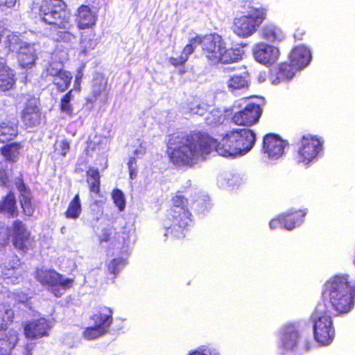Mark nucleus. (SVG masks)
<instances>
[{
  "label": "nucleus",
  "mask_w": 355,
  "mask_h": 355,
  "mask_svg": "<svg viewBox=\"0 0 355 355\" xmlns=\"http://www.w3.org/2000/svg\"><path fill=\"white\" fill-rule=\"evenodd\" d=\"M218 111H212L209 116L207 117L208 123L209 124H218L220 123L224 119L223 115L218 116Z\"/></svg>",
  "instance_id": "48"
},
{
  "label": "nucleus",
  "mask_w": 355,
  "mask_h": 355,
  "mask_svg": "<svg viewBox=\"0 0 355 355\" xmlns=\"http://www.w3.org/2000/svg\"><path fill=\"white\" fill-rule=\"evenodd\" d=\"M62 68L63 64L61 62H53L50 63L46 69V77L49 75L55 78L56 76L64 71Z\"/></svg>",
  "instance_id": "40"
},
{
  "label": "nucleus",
  "mask_w": 355,
  "mask_h": 355,
  "mask_svg": "<svg viewBox=\"0 0 355 355\" xmlns=\"http://www.w3.org/2000/svg\"><path fill=\"white\" fill-rule=\"evenodd\" d=\"M87 182L91 192L98 193L100 192V174L98 170L90 168L87 172Z\"/></svg>",
  "instance_id": "31"
},
{
  "label": "nucleus",
  "mask_w": 355,
  "mask_h": 355,
  "mask_svg": "<svg viewBox=\"0 0 355 355\" xmlns=\"http://www.w3.org/2000/svg\"><path fill=\"white\" fill-rule=\"evenodd\" d=\"M20 149V144L17 143H13L4 146L1 148V153L7 160L10 162H15L19 155Z\"/></svg>",
  "instance_id": "36"
},
{
  "label": "nucleus",
  "mask_w": 355,
  "mask_h": 355,
  "mask_svg": "<svg viewBox=\"0 0 355 355\" xmlns=\"http://www.w3.org/2000/svg\"><path fill=\"white\" fill-rule=\"evenodd\" d=\"M112 198L119 209L123 211L125 206V200L123 192L119 189H114L112 193Z\"/></svg>",
  "instance_id": "39"
},
{
  "label": "nucleus",
  "mask_w": 355,
  "mask_h": 355,
  "mask_svg": "<svg viewBox=\"0 0 355 355\" xmlns=\"http://www.w3.org/2000/svg\"><path fill=\"white\" fill-rule=\"evenodd\" d=\"M187 62L186 55H180L178 58H170L169 62L175 66L178 67L179 65H182Z\"/></svg>",
  "instance_id": "51"
},
{
  "label": "nucleus",
  "mask_w": 355,
  "mask_h": 355,
  "mask_svg": "<svg viewBox=\"0 0 355 355\" xmlns=\"http://www.w3.org/2000/svg\"><path fill=\"white\" fill-rule=\"evenodd\" d=\"M112 311L110 308H101L98 313L94 315L92 320L94 325H96L105 334L108 331L109 327L112 322Z\"/></svg>",
  "instance_id": "24"
},
{
  "label": "nucleus",
  "mask_w": 355,
  "mask_h": 355,
  "mask_svg": "<svg viewBox=\"0 0 355 355\" xmlns=\"http://www.w3.org/2000/svg\"><path fill=\"white\" fill-rule=\"evenodd\" d=\"M101 91H102V89H100L99 90H98V91H97L98 94H99L101 92Z\"/></svg>",
  "instance_id": "61"
},
{
  "label": "nucleus",
  "mask_w": 355,
  "mask_h": 355,
  "mask_svg": "<svg viewBox=\"0 0 355 355\" xmlns=\"http://www.w3.org/2000/svg\"><path fill=\"white\" fill-rule=\"evenodd\" d=\"M287 145V142L279 136L268 134L263 139L262 153L265 157L275 160L284 154Z\"/></svg>",
  "instance_id": "10"
},
{
  "label": "nucleus",
  "mask_w": 355,
  "mask_h": 355,
  "mask_svg": "<svg viewBox=\"0 0 355 355\" xmlns=\"http://www.w3.org/2000/svg\"><path fill=\"white\" fill-rule=\"evenodd\" d=\"M146 153V148L143 146H140L137 149L135 150L134 154L137 156L144 155Z\"/></svg>",
  "instance_id": "55"
},
{
  "label": "nucleus",
  "mask_w": 355,
  "mask_h": 355,
  "mask_svg": "<svg viewBox=\"0 0 355 355\" xmlns=\"http://www.w3.org/2000/svg\"><path fill=\"white\" fill-rule=\"evenodd\" d=\"M73 99V96L72 94V90H70L61 99L60 107L62 112L65 113L66 114L69 116L72 115L73 110L71 101Z\"/></svg>",
  "instance_id": "37"
},
{
  "label": "nucleus",
  "mask_w": 355,
  "mask_h": 355,
  "mask_svg": "<svg viewBox=\"0 0 355 355\" xmlns=\"http://www.w3.org/2000/svg\"><path fill=\"white\" fill-rule=\"evenodd\" d=\"M18 340V333L13 329L0 331V355H10Z\"/></svg>",
  "instance_id": "19"
},
{
  "label": "nucleus",
  "mask_w": 355,
  "mask_h": 355,
  "mask_svg": "<svg viewBox=\"0 0 355 355\" xmlns=\"http://www.w3.org/2000/svg\"><path fill=\"white\" fill-rule=\"evenodd\" d=\"M36 277L41 284L48 286L56 297L61 296L73 284L72 279L65 278L55 270H38Z\"/></svg>",
  "instance_id": "8"
},
{
  "label": "nucleus",
  "mask_w": 355,
  "mask_h": 355,
  "mask_svg": "<svg viewBox=\"0 0 355 355\" xmlns=\"http://www.w3.org/2000/svg\"><path fill=\"white\" fill-rule=\"evenodd\" d=\"M95 143L97 146L94 147V150H107L108 149V141L106 137H95Z\"/></svg>",
  "instance_id": "46"
},
{
  "label": "nucleus",
  "mask_w": 355,
  "mask_h": 355,
  "mask_svg": "<svg viewBox=\"0 0 355 355\" xmlns=\"http://www.w3.org/2000/svg\"><path fill=\"white\" fill-rule=\"evenodd\" d=\"M135 163H136V160L135 158H131L130 159V161L128 162L129 171H130L131 173H132V168H134L133 164H135Z\"/></svg>",
  "instance_id": "56"
},
{
  "label": "nucleus",
  "mask_w": 355,
  "mask_h": 355,
  "mask_svg": "<svg viewBox=\"0 0 355 355\" xmlns=\"http://www.w3.org/2000/svg\"><path fill=\"white\" fill-rule=\"evenodd\" d=\"M35 49L33 45L24 44L19 49L18 60L23 68L32 67L36 60Z\"/></svg>",
  "instance_id": "23"
},
{
  "label": "nucleus",
  "mask_w": 355,
  "mask_h": 355,
  "mask_svg": "<svg viewBox=\"0 0 355 355\" xmlns=\"http://www.w3.org/2000/svg\"><path fill=\"white\" fill-rule=\"evenodd\" d=\"M22 121L27 128L38 125L41 122V112L35 99L29 100L24 109Z\"/></svg>",
  "instance_id": "17"
},
{
  "label": "nucleus",
  "mask_w": 355,
  "mask_h": 355,
  "mask_svg": "<svg viewBox=\"0 0 355 355\" xmlns=\"http://www.w3.org/2000/svg\"><path fill=\"white\" fill-rule=\"evenodd\" d=\"M17 135L15 125L9 122L0 123V143H4L12 139Z\"/></svg>",
  "instance_id": "30"
},
{
  "label": "nucleus",
  "mask_w": 355,
  "mask_h": 355,
  "mask_svg": "<svg viewBox=\"0 0 355 355\" xmlns=\"http://www.w3.org/2000/svg\"><path fill=\"white\" fill-rule=\"evenodd\" d=\"M263 37L270 42L281 41L284 37L282 31L274 24H267L262 29Z\"/></svg>",
  "instance_id": "29"
},
{
  "label": "nucleus",
  "mask_w": 355,
  "mask_h": 355,
  "mask_svg": "<svg viewBox=\"0 0 355 355\" xmlns=\"http://www.w3.org/2000/svg\"><path fill=\"white\" fill-rule=\"evenodd\" d=\"M322 141L317 137L304 136L299 144V162L308 164L315 160L322 151Z\"/></svg>",
  "instance_id": "9"
},
{
  "label": "nucleus",
  "mask_w": 355,
  "mask_h": 355,
  "mask_svg": "<svg viewBox=\"0 0 355 355\" xmlns=\"http://www.w3.org/2000/svg\"><path fill=\"white\" fill-rule=\"evenodd\" d=\"M230 92L234 95H240L248 90L250 86L249 74L244 72L241 75H234L226 82Z\"/></svg>",
  "instance_id": "18"
},
{
  "label": "nucleus",
  "mask_w": 355,
  "mask_h": 355,
  "mask_svg": "<svg viewBox=\"0 0 355 355\" xmlns=\"http://www.w3.org/2000/svg\"><path fill=\"white\" fill-rule=\"evenodd\" d=\"M26 299V297L25 296L23 297V299L21 300H19L20 302H24L25 301V300Z\"/></svg>",
  "instance_id": "60"
},
{
  "label": "nucleus",
  "mask_w": 355,
  "mask_h": 355,
  "mask_svg": "<svg viewBox=\"0 0 355 355\" xmlns=\"http://www.w3.org/2000/svg\"><path fill=\"white\" fill-rule=\"evenodd\" d=\"M15 72L6 63L0 62V90L6 92L15 84Z\"/></svg>",
  "instance_id": "22"
},
{
  "label": "nucleus",
  "mask_w": 355,
  "mask_h": 355,
  "mask_svg": "<svg viewBox=\"0 0 355 355\" xmlns=\"http://www.w3.org/2000/svg\"><path fill=\"white\" fill-rule=\"evenodd\" d=\"M51 327L49 322L43 318L28 322L24 327V334L27 338L38 339L48 336Z\"/></svg>",
  "instance_id": "15"
},
{
  "label": "nucleus",
  "mask_w": 355,
  "mask_h": 355,
  "mask_svg": "<svg viewBox=\"0 0 355 355\" xmlns=\"http://www.w3.org/2000/svg\"><path fill=\"white\" fill-rule=\"evenodd\" d=\"M195 42L200 43L203 53L214 64L235 62L243 58V50L239 48L227 49L223 38L218 34L196 37Z\"/></svg>",
  "instance_id": "3"
},
{
  "label": "nucleus",
  "mask_w": 355,
  "mask_h": 355,
  "mask_svg": "<svg viewBox=\"0 0 355 355\" xmlns=\"http://www.w3.org/2000/svg\"><path fill=\"white\" fill-rule=\"evenodd\" d=\"M195 41H196V37L193 38L192 40H191V42L189 44L186 45V46L184 48V49L180 55H186L187 60H188L189 55H191L193 52L195 48L198 45H200V42H195Z\"/></svg>",
  "instance_id": "47"
},
{
  "label": "nucleus",
  "mask_w": 355,
  "mask_h": 355,
  "mask_svg": "<svg viewBox=\"0 0 355 355\" xmlns=\"http://www.w3.org/2000/svg\"><path fill=\"white\" fill-rule=\"evenodd\" d=\"M125 265V260L122 259H114L108 264V270L111 273H117Z\"/></svg>",
  "instance_id": "43"
},
{
  "label": "nucleus",
  "mask_w": 355,
  "mask_h": 355,
  "mask_svg": "<svg viewBox=\"0 0 355 355\" xmlns=\"http://www.w3.org/2000/svg\"><path fill=\"white\" fill-rule=\"evenodd\" d=\"M0 213L11 216L17 215V207L13 193H8L3 200L0 202Z\"/></svg>",
  "instance_id": "27"
},
{
  "label": "nucleus",
  "mask_w": 355,
  "mask_h": 355,
  "mask_svg": "<svg viewBox=\"0 0 355 355\" xmlns=\"http://www.w3.org/2000/svg\"><path fill=\"white\" fill-rule=\"evenodd\" d=\"M53 39L58 42H62L65 43H71L75 40V35L69 31H58Z\"/></svg>",
  "instance_id": "42"
},
{
  "label": "nucleus",
  "mask_w": 355,
  "mask_h": 355,
  "mask_svg": "<svg viewBox=\"0 0 355 355\" xmlns=\"http://www.w3.org/2000/svg\"><path fill=\"white\" fill-rule=\"evenodd\" d=\"M173 204L169 217L164 222V236L171 234L180 239L184 236V231L191 223V214L186 207L187 200L184 197L177 195L173 198Z\"/></svg>",
  "instance_id": "4"
},
{
  "label": "nucleus",
  "mask_w": 355,
  "mask_h": 355,
  "mask_svg": "<svg viewBox=\"0 0 355 355\" xmlns=\"http://www.w3.org/2000/svg\"><path fill=\"white\" fill-rule=\"evenodd\" d=\"M188 355H218L215 350L209 347H200Z\"/></svg>",
  "instance_id": "49"
},
{
  "label": "nucleus",
  "mask_w": 355,
  "mask_h": 355,
  "mask_svg": "<svg viewBox=\"0 0 355 355\" xmlns=\"http://www.w3.org/2000/svg\"><path fill=\"white\" fill-rule=\"evenodd\" d=\"M134 170H135L134 168H132V173H131V172L130 171V178H131V179H133V178H134V176L135 175L134 174Z\"/></svg>",
  "instance_id": "59"
},
{
  "label": "nucleus",
  "mask_w": 355,
  "mask_h": 355,
  "mask_svg": "<svg viewBox=\"0 0 355 355\" xmlns=\"http://www.w3.org/2000/svg\"><path fill=\"white\" fill-rule=\"evenodd\" d=\"M261 113L260 106L251 103L248 104L243 110L235 113L232 120L236 125L250 126L258 121Z\"/></svg>",
  "instance_id": "13"
},
{
  "label": "nucleus",
  "mask_w": 355,
  "mask_h": 355,
  "mask_svg": "<svg viewBox=\"0 0 355 355\" xmlns=\"http://www.w3.org/2000/svg\"><path fill=\"white\" fill-rule=\"evenodd\" d=\"M300 70L296 69L291 62L290 64L283 63L279 67V71L277 74H271L270 80L273 85L279 84L282 80H291Z\"/></svg>",
  "instance_id": "25"
},
{
  "label": "nucleus",
  "mask_w": 355,
  "mask_h": 355,
  "mask_svg": "<svg viewBox=\"0 0 355 355\" xmlns=\"http://www.w3.org/2000/svg\"><path fill=\"white\" fill-rule=\"evenodd\" d=\"M306 214V211H299L295 213H289L286 215H281L278 218L271 220L270 222V227L272 230L276 229L280 225L288 230H292L296 225L302 223V218Z\"/></svg>",
  "instance_id": "16"
},
{
  "label": "nucleus",
  "mask_w": 355,
  "mask_h": 355,
  "mask_svg": "<svg viewBox=\"0 0 355 355\" xmlns=\"http://www.w3.org/2000/svg\"><path fill=\"white\" fill-rule=\"evenodd\" d=\"M323 294L335 311L347 313L354 305L355 282L347 275H336L326 282Z\"/></svg>",
  "instance_id": "2"
},
{
  "label": "nucleus",
  "mask_w": 355,
  "mask_h": 355,
  "mask_svg": "<svg viewBox=\"0 0 355 355\" xmlns=\"http://www.w3.org/2000/svg\"><path fill=\"white\" fill-rule=\"evenodd\" d=\"M267 11L263 7H251L247 15L234 18L232 28L234 33L241 38L252 36L266 18Z\"/></svg>",
  "instance_id": "6"
},
{
  "label": "nucleus",
  "mask_w": 355,
  "mask_h": 355,
  "mask_svg": "<svg viewBox=\"0 0 355 355\" xmlns=\"http://www.w3.org/2000/svg\"><path fill=\"white\" fill-rule=\"evenodd\" d=\"M279 347L284 352L294 350L301 339L299 325L288 323L283 326L279 331Z\"/></svg>",
  "instance_id": "11"
},
{
  "label": "nucleus",
  "mask_w": 355,
  "mask_h": 355,
  "mask_svg": "<svg viewBox=\"0 0 355 355\" xmlns=\"http://www.w3.org/2000/svg\"><path fill=\"white\" fill-rule=\"evenodd\" d=\"M54 146L55 151L62 156H65L69 150V144L66 140L56 141Z\"/></svg>",
  "instance_id": "45"
},
{
  "label": "nucleus",
  "mask_w": 355,
  "mask_h": 355,
  "mask_svg": "<svg viewBox=\"0 0 355 355\" xmlns=\"http://www.w3.org/2000/svg\"><path fill=\"white\" fill-rule=\"evenodd\" d=\"M17 0H0V10L6 11V8H12Z\"/></svg>",
  "instance_id": "52"
},
{
  "label": "nucleus",
  "mask_w": 355,
  "mask_h": 355,
  "mask_svg": "<svg viewBox=\"0 0 355 355\" xmlns=\"http://www.w3.org/2000/svg\"><path fill=\"white\" fill-rule=\"evenodd\" d=\"M7 40L9 44V49L12 51H18L21 46H23L24 44L21 45V42L19 38L13 34L9 35L7 37Z\"/></svg>",
  "instance_id": "44"
},
{
  "label": "nucleus",
  "mask_w": 355,
  "mask_h": 355,
  "mask_svg": "<svg viewBox=\"0 0 355 355\" xmlns=\"http://www.w3.org/2000/svg\"><path fill=\"white\" fill-rule=\"evenodd\" d=\"M311 55L310 51L304 46H297L290 55V62L296 69H302L310 62Z\"/></svg>",
  "instance_id": "20"
},
{
  "label": "nucleus",
  "mask_w": 355,
  "mask_h": 355,
  "mask_svg": "<svg viewBox=\"0 0 355 355\" xmlns=\"http://www.w3.org/2000/svg\"><path fill=\"white\" fill-rule=\"evenodd\" d=\"M20 192V202L24 212L27 216H32L34 213V207L31 201V196L24 183L21 182L18 186Z\"/></svg>",
  "instance_id": "26"
},
{
  "label": "nucleus",
  "mask_w": 355,
  "mask_h": 355,
  "mask_svg": "<svg viewBox=\"0 0 355 355\" xmlns=\"http://www.w3.org/2000/svg\"><path fill=\"white\" fill-rule=\"evenodd\" d=\"M253 55L254 59L259 63L271 66L279 60L280 51L275 46L260 42L253 47Z\"/></svg>",
  "instance_id": "12"
},
{
  "label": "nucleus",
  "mask_w": 355,
  "mask_h": 355,
  "mask_svg": "<svg viewBox=\"0 0 355 355\" xmlns=\"http://www.w3.org/2000/svg\"><path fill=\"white\" fill-rule=\"evenodd\" d=\"M81 45L83 48L82 53L86 54L88 50L94 49L96 45V42L93 40L84 39L81 42Z\"/></svg>",
  "instance_id": "50"
},
{
  "label": "nucleus",
  "mask_w": 355,
  "mask_h": 355,
  "mask_svg": "<svg viewBox=\"0 0 355 355\" xmlns=\"http://www.w3.org/2000/svg\"><path fill=\"white\" fill-rule=\"evenodd\" d=\"M33 346H29V345H27L26 347L25 348V351H24V355H32L31 354V350L33 349Z\"/></svg>",
  "instance_id": "57"
},
{
  "label": "nucleus",
  "mask_w": 355,
  "mask_h": 355,
  "mask_svg": "<svg viewBox=\"0 0 355 355\" xmlns=\"http://www.w3.org/2000/svg\"><path fill=\"white\" fill-rule=\"evenodd\" d=\"M8 182V178L6 175V174L1 171L0 172V184L6 186Z\"/></svg>",
  "instance_id": "54"
},
{
  "label": "nucleus",
  "mask_w": 355,
  "mask_h": 355,
  "mask_svg": "<svg viewBox=\"0 0 355 355\" xmlns=\"http://www.w3.org/2000/svg\"><path fill=\"white\" fill-rule=\"evenodd\" d=\"M20 272L21 270L19 268L10 266V263L8 266L5 265L0 267L1 276L4 279H8V283L15 284L17 280V275H19Z\"/></svg>",
  "instance_id": "34"
},
{
  "label": "nucleus",
  "mask_w": 355,
  "mask_h": 355,
  "mask_svg": "<svg viewBox=\"0 0 355 355\" xmlns=\"http://www.w3.org/2000/svg\"><path fill=\"white\" fill-rule=\"evenodd\" d=\"M108 236H109V234L106 232V231H105V232L103 233L102 237L101 238V241L103 242V241H107V239H108Z\"/></svg>",
  "instance_id": "58"
},
{
  "label": "nucleus",
  "mask_w": 355,
  "mask_h": 355,
  "mask_svg": "<svg viewBox=\"0 0 355 355\" xmlns=\"http://www.w3.org/2000/svg\"><path fill=\"white\" fill-rule=\"evenodd\" d=\"M14 311L10 305L0 304V331L4 330L12 322Z\"/></svg>",
  "instance_id": "28"
},
{
  "label": "nucleus",
  "mask_w": 355,
  "mask_h": 355,
  "mask_svg": "<svg viewBox=\"0 0 355 355\" xmlns=\"http://www.w3.org/2000/svg\"><path fill=\"white\" fill-rule=\"evenodd\" d=\"M76 17L78 26L80 29L92 27L95 24L96 19L95 13L85 5H82L78 8Z\"/></svg>",
  "instance_id": "21"
},
{
  "label": "nucleus",
  "mask_w": 355,
  "mask_h": 355,
  "mask_svg": "<svg viewBox=\"0 0 355 355\" xmlns=\"http://www.w3.org/2000/svg\"><path fill=\"white\" fill-rule=\"evenodd\" d=\"M103 334H105V333L102 331V330H101L96 325H94L93 327H87L83 333V336L87 340H92Z\"/></svg>",
  "instance_id": "41"
},
{
  "label": "nucleus",
  "mask_w": 355,
  "mask_h": 355,
  "mask_svg": "<svg viewBox=\"0 0 355 355\" xmlns=\"http://www.w3.org/2000/svg\"><path fill=\"white\" fill-rule=\"evenodd\" d=\"M37 14L42 21L53 26L67 30L72 26L70 15L62 0H43Z\"/></svg>",
  "instance_id": "5"
},
{
  "label": "nucleus",
  "mask_w": 355,
  "mask_h": 355,
  "mask_svg": "<svg viewBox=\"0 0 355 355\" xmlns=\"http://www.w3.org/2000/svg\"><path fill=\"white\" fill-rule=\"evenodd\" d=\"M313 332L316 341L327 345L331 343L334 336V329L329 311L326 304H318L312 315Z\"/></svg>",
  "instance_id": "7"
},
{
  "label": "nucleus",
  "mask_w": 355,
  "mask_h": 355,
  "mask_svg": "<svg viewBox=\"0 0 355 355\" xmlns=\"http://www.w3.org/2000/svg\"><path fill=\"white\" fill-rule=\"evenodd\" d=\"M72 79L70 72L64 71L53 79V83L60 92H64L69 87Z\"/></svg>",
  "instance_id": "35"
},
{
  "label": "nucleus",
  "mask_w": 355,
  "mask_h": 355,
  "mask_svg": "<svg viewBox=\"0 0 355 355\" xmlns=\"http://www.w3.org/2000/svg\"><path fill=\"white\" fill-rule=\"evenodd\" d=\"M241 179L238 175L230 173H225L220 175L217 179V184L220 187L225 188L227 187H234L239 184Z\"/></svg>",
  "instance_id": "33"
},
{
  "label": "nucleus",
  "mask_w": 355,
  "mask_h": 355,
  "mask_svg": "<svg viewBox=\"0 0 355 355\" xmlns=\"http://www.w3.org/2000/svg\"><path fill=\"white\" fill-rule=\"evenodd\" d=\"M255 139L254 132L246 128L228 131L218 142L201 133L173 135L168 141V154L174 164L192 166L205 159L214 149L225 157L243 155L252 149Z\"/></svg>",
  "instance_id": "1"
},
{
  "label": "nucleus",
  "mask_w": 355,
  "mask_h": 355,
  "mask_svg": "<svg viewBox=\"0 0 355 355\" xmlns=\"http://www.w3.org/2000/svg\"><path fill=\"white\" fill-rule=\"evenodd\" d=\"M12 230L13 232L12 243L15 248L25 252L32 246L33 240L30 236V232L21 221H15Z\"/></svg>",
  "instance_id": "14"
},
{
  "label": "nucleus",
  "mask_w": 355,
  "mask_h": 355,
  "mask_svg": "<svg viewBox=\"0 0 355 355\" xmlns=\"http://www.w3.org/2000/svg\"><path fill=\"white\" fill-rule=\"evenodd\" d=\"M82 211L80 200L79 195L76 194L73 199L69 202L68 208L65 212V216L67 218L76 219Z\"/></svg>",
  "instance_id": "32"
},
{
  "label": "nucleus",
  "mask_w": 355,
  "mask_h": 355,
  "mask_svg": "<svg viewBox=\"0 0 355 355\" xmlns=\"http://www.w3.org/2000/svg\"><path fill=\"white\" fill-rule=\"evenodd\" d=\"M82 77H83V73L81 72V71H78L76 75V78H75V81H74V89H78V90L80 89Z\"/></svg>",
  "instance_id": "53"
},
{
  "label": "nucleus",
  "mask_w": 355,
  "mask_h": 355,
  "mask_svg": "<svg viewBox=\"0 0 355 355\" xmlns=\"http://www.w3.org/2000/svg\"><path fill=\"white\" fill-rule=\"evenodd\" d=\"M207 109V105L205 103H201L198 99H193L188 103L189 111L195 114L203 115Z\"/></svg>",
  "instance_id": "38"
}]
</instances>
